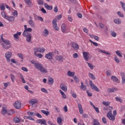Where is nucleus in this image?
Returning <instances> with one entry per match:
<instances>
[{
	"mask_svg": "<svg viewBox=\"0 0 125 125\" xmlns=\"http://www.w3.org/2000/svg\"><path fill=\"white\" fill-rule=\"evenodd\" d=\"M18 56L21 59H22L21 61V62H23V54L21 53L18 54Z\"/></svg>",
	"mask_w": 125,
	"mask_h": 125,
	"instance_id": "56",
	"label": "nucleus"
},
{
	"mask_svg": "<svg viewBox=\"0 0 125 125\" xmlns=\"http://www.w3.org/2000/svg\"><path fill=\"white\" fill-rule=\"evenodd\" d=\"M116 54L119 57H123V55H122V52L120 50H117L115 52Z\"/></svg>",
	"mask_w": 125,
	"mask_h": 125,
	"instance_id": "43",
	"label": "nucleus"
},
{
	"mask_svg": "<svg viewBox=\"0 0 125 125\" xmlns=\"http://www.w3.org/2000/svg\"><path fill=\"white\" fill-rule=\"evenodd\" d=\"M59 92L62 95V98H63V99H66V98H67V96H66V94H65V93H64L63 91H62V90H59Z\"/></svg>",
	"mask_w": 125,
	"mask_h": 125,
	"instance_id": "28",
	"label": "nucleus"
},
{
	"mask_svg": "<svg viewBox=\"0 0 125 125\" xmlns=\"http://www.w3.org/2000/svg\"><path fill=\"white\" fill-rule=\"evenodd\" d=\"M1 15L3 18H4V19H6V18L7 17V15H6V14L5 12H1Z\"/></svg>",
	"mask_w": 125,
	"mask_h": 125,
	"instance_id": "45",
	"label": "nucleus"
},
{
	"mask_svg": "<svg viewBox=\"0 0 125 125\" xmlns=\"http://www.w3.org/2000/svg\"><path fill=\"white\" fill-rule=\"evenodd\" d=\"M25 3L28 5V7H32L33 6V3L31 1V0H24Z\"/></svg>",
	"mask_w": 125,
	"mask_h": 125,
	"instance_id": "22",
	"label": "nucleus"
},
{
	"mask_svg": "<svg viewBox=\"0 0 125 125\" xmlns=\"http://www.w3.org/2000/svg\"><path fill=\"white\" fill-rule=\"evenodd\" d=\"M12 14L14 17H17V16H18V12L15 10H14V12H12Z\"/></svg>",
	"mask_w": 125,
	"mask_h": 125,
	"instance_id": "49",
	"label": "nucleus"
},
{
	"mask_svg": "<svg viewBox=\"0 0 125 125\" xmlns=\"http://www.w3.org/2000/svg\"><path fill=\"white\" fill-rule=\"evenodd\" d=\"M29 103L32 107H36V105L39 103V102L36 99H32L29 101Z\"/></svg>",
	"mask_w": 125,
	"mask_h": 125,
	"instance_id": "7",
	"label": "nucleus"
},
{
	"mask_svg": "<svg viewBox=\"0 0 125 125\" xmlns=\"http://www.w3.org/2000/svg\"><path fill=\"white\" fill-rule=\"evenodd\" d=\"M44 7L46 8V9H48V10H52V8H53V7L52 6L49 5L47 4V3L44 4Z\"/></svg>",
	"mask_w": 125,
	"mask_h": 125,
	"instance_id": "32",
	"label": "nucleus"
},
{
	"mask_svg": "<svg viewBox=\"0 0 125 125\" xmlns=\"http://www.w3.org/2000/svg\"><path fill=\"white\" fill-rule=\"evenodd\" d=\"M14 113H15V112L12 109L7 110V114L9 116H11V115H13Z\"/></svg>",
	"mask_w": 125,
	"mask_h": 125,
	"instance_id": "36",
	"label": "nucleus"
},
{
	"mask_svg": "<svg viewBox=\"0 0 125 125\" xmlns=\"http://www.w3.org/2000/svg\"><path fill=\"white\" fill-rule=\"evenodd\" d=\"M2 42L4 43L1 42V45L3 47V48H5V49H8L10 48V42H9V41L5 39Z\"/></svg>",
	"mask_w": 125,
	"mask_h": 125,
	"instance_id": "2",
	"label": "nucleus"
},
{
	"mask_svg": "<svg viewBox=\"0 0 125 125\" xmlns=\"http://www.w3.org/2000/svg\"><path fill=\"white\" fill-rule=\"evenodd\" d=\"M120 75L121 76L122 78H125V72H121L120 73Z\"/></svg>",
	"mask_w": 125,
	"mask_h": 125,
	"instance_id": "62",
	"label": "nucleus"
},
{
	"mask_svg": "<svg viewBox=\"0 0 125 125\" xmlns=\"http://www.w3.org/2000/svg\"><path fill=\"white\" fill-rule=\"evenodd\" d=\"M78 107L79 109V113L81 114H83V106H82V104H78Z\"/></svg>",
	"mask_w": 125,
	"mask_h": 125,
	"instance_id": "20",
	"label": "nucleus"
},
{
	"mask_svg": "<svg viewBox=\"0 0 125 125\" xmlns=\"http://www.w3.org/2000/svg\"><path fill=\"white\" fill-rule=\"evenodd\" d=\"M114 23L115 24H117L118 25H120V24H122V21L120 19H116L114 20Z\"/></svg>",
	"mask_w": 125,
	"mask_h": 125,
	"instance_id": "35",
	"label": "nucleus"
},
{
	"mask_svg": "<svg viewBox=\"0 0 125 125\" xmlns=\"http://www.w3.org/2000/svg\"><path fill=\"white\" fill-rule=\"evenodd\" d=\"M48 34H49V31H48L47 29H45L42 33V35L43 37H47V36H48Z\"/></svg>",
	"mask_w": 125,
	"mask_h": 125,
	"instance_id": "21",
	"label": "nucleus"
},
{
	"mask_svg": "<svg viewBox=\"0 0 125 125\" xmlns=\"http://www.w3.org/2000/svg\"><path fill=\"white\" fill-rule=\"evenodd\" d=\"M10 78H11V80L12 83H15V79H16L15 76H14L13 74H11L10 75Z\"/></svg>",
	"mask_w": 125,
	"mask_h": 125,
	"instance_id": "48",
	"label": "nucleus"
},
{
	"mask_svg": "<svg viewBox=\"0 0 125 125\" xmlns=\"http://www.w3.org/2000/svg\"><path fill=\"white\" fill-rule=\"evenodd\" d=\"M37 2L39 5L43 4V0H37Z\"/></svg>",
	"mask_w": 125,
	"mask_h": 125,
	"instance_id": "55",
	"label": "nucleus"
},
{
	"mask_svg": "<svg viewBox=\"0 0 125 125\" xmlns=\"http://www.w3.org/2000/svg\"><path fill=\"white\" fill-rule=\"evenodd\" d=\"M21 34H22L21 32H17L16 33H15L13 35L14 40L15 41H17L18 40H19V37L21 36Z\"/></svg>",
	"mask_w": 125,
	"mask_h": 125,
	"instance_id": "12",
	"label": "nucleus"
},
{
	"mask_svg": "<svg viewBox=\"0 0 125 125\" xmlns=\"http://www.w3.org/2000/svg\"><path fill=\"white\" fill-rule=\"evenodd\" d=\"M93 125H100L99 122L97 120V119H94V124Z\"/></svg>",
	"mask_w": 125,
	"mask_h": 125,
	"instance_id": "57",
	"label": "nucleus"
},
{
	"mask_svg": "<svg viewBox=\"0 0 125 125\" xmlns=\"http://www.w3.org/2000/svg\"><path fill=\"white\" fill-rule=\"evenodd\" d=\"M111 80L112 81H113V82H115V83H120V80H119V79H118L117 77L115 76H112L111 77Z\"/></svg>",
	"mask_w": 125,
	"mask_h": 125,
	"instance_id": "25",
	"label": "nucleus"
},
{
	"mask_svg": "<svg viewBox=\"0 0 125 125\" xmlns=\"http://www.w3.org/2000/svg\"><path fill=\"white\" fill-rule=\"evenodd\" d=\"M41 112H42V113L44 114V115H46V116H49V115L50 114L49 111H45L44 110H42Z\"/></svg>",
	"mask_w": 125,
	"mask_h": 125,
	"instance_id": "47",
	"label": "nucleus"
},
{
	"mask_svg": "<svg viewBox=\"0 0 125 125\" xmlns=\"http://www.w3.org/2000/svg\"><path fill=\"white\" fill-rule=\"evenodd\" d=\"M88 76H89V78H91L92 80H95V77H94V75H93V74L89 73Z\"/></svg>",
	"mask_w": 125,
	"mask_h": 125,
	"instance_id": "50",
	"label": "nucleus"
},
{
	"mask_svg": "<svg viewBox=\"0 0 125 125\" xmlns=\"http://www.w3.org/2000/svg\"><path fill=\"white\" fill-rule=\"evenodd\" d=\"M87 64H88V67H90L91 70H93V68H94V67L93 66V64H92V63L90 62H87Z\"/></svg>",
	"mask_w": 125,
	"mask_h": 125,
	"instance_id": "51",
	"label": "nucleus"
},
{
	"mask_svg": "<svg viewBox=\"0 0 125 125\" xmlns=\"http://www.w3.org/2000/svg\"><path fill=\"white\" fill-rule=\"evenodd\" d=\"M111 36H112V37H113L114 38H116V37H117V33L115 32H112L111 33Z\"/></svg>",
	"mask_w": 125,
	"mask_h": 125,
	"instance_id": "61",
	"label": "nucleus"
},
{
	"mask_svg": "<svg viewBox=\"0 0 125 125\" xmlns=\"http://www.w3.org/2000/svg\"><path fill=\"white\" fill-rule=\"evenodd\" d=\"M75 72L73 71H68L67 72V75L68 77H74L75 76Z\"/></svg>",
	"mask_w": 125,
	"mask_h": 125,
	"instance_id": "33",
	"label": "nucleus"
},
{
	"mask_svg": "<svg viewBox=\"0 0 125 125\" xmlns=\"http://www.w3.org/2000/svg\"><path fill=\"white\" fill-rule=\"evenodd\" d=\"M34 54L35 55V56H36V57H38V58H42L43 55H42V54L39 53V54H37V53L38 52H34Z\"/></svg>",
	"mask_w": 125,
	"mask_h": 125,
	"instance_id": "30",
	"label": "nucleus"
},
{
	"mask_svg": "<svg viewBox=\"0 0 125 125\" xmlns=\"http://www.w3.org/2000/svg\"><path fill=\"white\" fill-rule=\"evenodd\" d=\"M22 121V120L20 119L18 117H15L13 119V123L15 124H19Z\"/></svg>",
	"mask_w": 125,
	"mask_h": 125,
	"instance_id": "14",
	"label": "nucleus"
},
{
	"mask_svg": "<svg viewBox=\"0 0 125 125\" xmlns=\"http://www.w3.org/2000/svg\"><path fill=\"white\" fill-rule=\"evenodd\" d=\"M6 20H7L8 21H9V22H13L14 21V20H15V18L13 16H7V17H6V18L5 19Z\"/></svg>",
	"mask_w": 125,
	"mask_h": 125,
	"instance_id": "17",
	"label": "nucleus"
},
{
	"mask_svg": "<svg viewBox=\"0 0 125 125\" xmlns=\"http://www.w3.org/2000/svg\"><path fill=\"white\" fill-rule=\"evenodd\" d=\"M1 113L3 116H5V115H6L7 114V109H6L5 107H3L2 111H1Z\"/></svg>",
	"mask_w": 125,
	"mask_h": 125,
	"instance_id": "31",
	"label": "nucleus"
},
{
	"mask_svg": "<svg viewBox=\"0 0 125 125\" xmlns=\"http://www.w3.org/2000/svg\"><path fill=\"white\" fill-rule=\"evenodd\" d=\"M96 50L98 51V52H101V53H104V54H106L107 55H110V53L106 52L105 51H103L99 48H97Z\"/></svg>",
	"mask_w": 125,
	"mask_h": 125,
	"instance_id": "23",
	"label": "nucleus"
},
{
	"mask_svg": "<svg viewBox=\"0 0 125 125\" xmlns=\"http://www.w3.org/2000/svg\"><path fill=\"white\" fill-rule=\"evenodd\" d=\"M41 91L42 92H44V93H48L47 90L45 89V88H41Z\"/></svg>",
	"mask_w": 125,
	"mask_h": 125,
	"instance_id": "60",
	"label": "nucleus"
},
{
	"mask_svg": "<svg viewBox=\"0 0 125 125\" xmlns=\"http://www.w3.org/2000/svg\"><path fill=\"white\" fill-rule=\"evenodd\" d=\"M117 14L119 17H121V18L124 17V14H123V13H122L121 11L117 12Z\"/></svg>",
	"mask_w": 125,
	"mask_h": 125,
	"instance_id": "52",
	"label": "nucleus"
},
{
	"mask_svg": "<svg viewBox=\"0 0 125 125\" xmlns=\"http://www.w3.org/2000/svg\"><path fill=\"white\" fill-rule=\"evenodd\" d=\"M52 54H53V53L49 52L45 56V57L49 60H51V59H52Z\"/></svg>",
	"mask_w": 125,
	"mask_h": 125,
	"instance_id": "16",
	"label": "nucleus"
},
{
	"mask_svg": "<svg viewBox=\"0 0 125 125\" xmlns=\"http://www.w3.org/2000/svg\"><path fill=\"white\" fill-rule=\"evenodd\" d=\"M61 31L63 34H68L70 33V29L64 24L62 25Z\"/></svg>",
	"mask_w": 125,
	"mask_h": 125,
	"instance_id": "5",
	"label": "nucleus"
},
{
	"mask_svg": "<svg viewBox=\"0 0 125 125\" xmlns=\"http://www.w3.org/2000/svg\"><path fill=\"white\" fill-rule=\"evenodd\" d=\"M28 24L30 25V27H32V28H35V22L33 21V20H29L28 21Z\"/></svg>",
	"mask_w": 125,
	"mask_h": 125,
	"instance_id": "29",
	"label": "nucleus"
},
{
	"mask_svg": "<svg viewBox=\"0 0 125 125\" xmlns=\"http://www.w3.org/2000/svg\"><path fill=\"white\" fill-rule=\"evenodd\" d=\"M83 57L85 61H88L89 59V52H83Z\"/></svg>",
	"mask_w": 125,
	"mask_h": 125,
	"instance_id": "10",
	"label": "nucleus"
},
{
	"mask_svg": "<svg viewBox=\"0 0 125 125\" xmlns=\"http://www.w3.org/2000/svg\"><path fill=\"white\" fill-rule=\"evenodd\" d=\"M118 90V88H108L107 89V91L108 92H115V91H117Z\"/></svg>",
	"mask_w": 125,
	"mask_h": 125,
	"instance_id": "37",
	"label": "nucleus"
},
{
	"mask_svg": "<svg viewBox=\"0 0 125 125\" xmlns=\"http://www.w3.org/2000/svg\"><path fill=\"white\" fill-rule=\"evenodd\" d=\"M120 4L122 7L123 10L125 12V3L123 2V1H121Z\"/></svg>",
	"mask_w": 125,
	"mask_h": 125,
	"instance_id": "42",
	"label": "nucleus"
},
{
	"mask_svg": "<svg viewBox=\"0 0 125 125\" xmlns=\"http://www.w3.org/2000/svg\"><path fill=\"white\" fill-rule=\"evenodd\" d=\"M62 18V15H59L56 17V19L52 21L53 27L55 31H59V27L57 25V20H60Z\"/></svg>",
	"mask_w": 125,
	"mask_h": 125,
	"instance_id": "1",
	"label": "nucleus"
},
{
	"mask_svg": "<svg viewBox=\"0 0 125 125\" xmlns=\"http://www.w3.org/2000/svg\"><path fill=\"white\" fill-rule=\"evenodd\" d=\"M12 56V53L11 52L7 51L5 54V57L8 62H10V58Z\"/></svg>",
	"mask_w": 125,
	"mask_h": 125,
	"instance_id": "8",
	"label": "nucleus"
},
{
	"mask_svg": "<svg viewBox=\"0 0 125 125\" xmlns=\"http://www.w3.org/2000/svg\"><path fill=\"white\" fill-rule=\"evenodd\" d=\"M55 59L57 60V61H62L63 57L61 55L57 56L55 57Z\"/></svg>",
	"mask_w": 125,
	"mask_h": 125,
	"instance_id": "34",
	"label": "nucleus"
},
{
	"mask_svg": "<svg viewBox=\"0 0 125 125\" xmlns=\"http://www.w3.org/2000/svg\"><path fill=\"white\" fill-rule=\"evenodd\" d=\"M20 76L22 83H26V81H25V79H24V77H23V75L21 74H20Z\"/></svg>",
	"mask_w": 125,
	"mask_h": 125,
	"instance_id": "44",
	"label": "nucleus"
},
{
	"mask_svg": "<svg viewBox=\"0 0 125 125\" xmlns=\"http://www.w3.org/2000/svg\"><path fill=\"white\" fill-rule=\"evenodd\" d=\"M14 106L16 109H20L21 108V102L18 101L14 103Z\"/></svg>",
	"mask_w": 125,
	"mask_h": 125,
	"instance_id": "11",
	"label": "nucleus"
},
{
	"mask_svg": "<svg viewBox=\"0 0 125 125\" xmlns=\"http://www.w3.org/2000/svg\"><path fill=\"white\" fill-rule=\"evenodd\" d=\"M27 115L28 116H31V117H34V116H36V114L34 113L33 112H30V111L27 112Z\"/></svg>",
	"mask_w": 125,
	"mask_h": 125,
	"instance_id": "53",
	"label": "nucleus"
},
{
	"mask_svg": "<svg viewBox=\"0 0 125 125\" xmlns=\"http://www.w3.org/2000/svg\"><path fill=\"white\" fill-rule=\"evenodd\" d=\"M26 35H23V37H26V42H31L32 41V34H26Z\"/></svg>",
	"mask_w": 125,
	"mask_h": 125,
	"instance_id": "13",
	"label": "nucleus"
},
{
	"mask_svg": "<svg viewBox=\"0 0 125 125\" xmlns=\"http://www.w3.org/2000/svg\"><path fill=\"white\" fill-rule=\"evenodd\" d=\"M102 121L104 124H106V123H107L106 120V118H105V117H103Z\"/></svg>",
	"mask_w": 125,
	"mask_h": 125,
	"instance_id": "64",
	"label": "nucleus"
},
{
	"mask_svg": "<svg viewBox=\"0 0 125 125\" xmlns=\"http://www.w3.org/2000/svg\"><path fill=\"white\" fill-rule=\"evenodd\" d=\"M72 46L75 50H78V49H79V45L77 43H72Z\"/></svg>",
	"mask_w": 125,
	"mask_h": 125,
	"instance_id": "26",
	"label": "nucleus"
},
{
	"mask_svg": "<svg viewBox=\"0 0 125 125\" xmlns=\"http://www.w3.org/2000/svg\"><path fill=\"white\" fill-rule=\"evenodd\" d=\"M0 9H1V10H3V11L5 10V4H3V3H0Z\"/></svg>",
	"mask_w": 125,
	"mask_h": 125,
	"instance_id": "39",
	"label": "nucleus"
},
{
	"mask_svg": "<svg viewBox=\"0 0 125 125\" xmlns=\"http://www.w3.org/2000/svg\"><path fill=\"white\" fill-rule=\"evenodd\" d=\"M42 66H43L42 64L39 62H36V63H35V68H36V69H37L39 71L42 69Z\"/></svg>",
	"mask_w": 125,
	"mask_h": 125,
	"instance_id": "15",
	"label": "nucleus"
},
{
	"mask_svg": "<svg viewBox=\"0 0 125 125\" xmlns=\"http://www.w3.org/2000/svg\"><path fill=\"white\" fill-rule=\"evenodd\" d=\"M93 108L94 110H95L96 112H97V113H100V111H99V108L98 107L94 106Z\"/></svg>",
	"mask_w": 125,
	"mask_h": 125,
	"instance_id": "63",
	"label": "nucleus"
},
{
	"mask_svg": "<svg viewBox=\"0 0 125 125\" xmlns=\"http://www.w3.org/2000/svg\"><path fill=\"white\" fill-rule=\"evenodd\" d=\"M40 72L42 73L43 74H47L48 72L47 69L43 67V66L41 68V69L39 70Z\"/></svg>",
	"mask_w": 125,
	"mask_h": 125,
	"instance_id": "27",
	"label": "nucleus"
},
{
	"mask_svg": "<svg viewBox=\"0 0 125 125\" xmlns=\"http://www.w3.org/2000/svg\"><path fill=\"white\" fill-rule=\"evenodd\" d=\"M73 79L76 83H79V78L76 76L73 77Z\"/></svg>",
	"mask_w": 125,
	"mask_h": 125,
	"instance_id": "59",
	"label": "nucleus"
},
{
	"mask_svg": "<svg viewBox=\"0 0 125 125\" xmlns=\"http://www.w3.org/2000/svg\"><path fill=\"white\" fill-rule=\"evenodd\" d=\"M81 89H82V90H86V86H85V85H83V82H81Z\"/></svg>",
	"mask_w": 125,
	"mask_h": 125,
	"instance_id": "46",
	"label": "nucleus"
},
{
	"mask_svg": "<svg viewBox=\"0 0 125 125\" xmlns=\"http://www.w3.org/2000/svg\"><path fill=\"white\" fill-rule=\"evenodd\" d=\"M114 60H115V62H116V63H117V64H119V63H120V60L119 59V58H118V57L115 56Z\"/></svg>",
	"mask_w": 125,
	"mask_h": 125,
	"instance_id": "58",
	"label": "nucleus"
},
{
	"mask_svg": "<svg viewBox=\"0 0 125 125\" xmlns=\"http://www.w3.org/2000/svg\"><path fill=\"white\" fill-rule=\"evenodd\" d=\"M24 30L23 32L22 35H26L29 34H31L30 33L32 32L33 29L31 28H27V25H24Z\"/></svg>",
	"mask_w": 125,
	"mask_h": 125,
	"instance_id": "4",
	"label": "nucleus"
},
{
	"mask_svg": "<svg viewBox=\"0 0 125 125\" xmlns=\"http://www.w3.org/2000/svg\"><path fill=\"white\" fill-rule=\"evenodd\" d=\"M34 52H40V53H44L45 52V48L44 47H36L33 49Z\"/></svg>",
	"mask_w": 125,
	"mask_h": 125,
	"instance_id": "3",
	"label": "nucleus"
},
{
	"mask_svg": "<svg viewBox=\"0 0 125 125\" xmlns=\"http://www.w3.org/2000/svg\"><path fill=\"white\" fill-rule=\"evenodd\" d=\"M89 84L92 89H93V90H95V91H97V92H99V88H98V87H97V86L95 85V84L92 83V81H89Z\"/></svg>",
	"mask_w": 125,
	"mask_h": 125,
	"instance_id": "6",
	"label": "nucleus"
},
{
	"mask_svg": "<svg viewBox=\"0 0 125 125\" xmlns=\"http://www.w3.org/2000/svg\"><path fill=\"white\" fill-rule=\"evenodd\" d=\"M104 106V111H108V110H109V111H112L113 110V107L111 106Z\"/></svg>",
	"mask_w": 125,
	"mask_h": 125,
	"instance_id": "38",
	"label": "nucleus"
},
{
	"mask_svg": "<svg viewBox=\"0 0 125 125\" xmlns=\"http://www.w3.org/2000/svg\"><path fill=\"white\" fill-rule=\"evenodd\" d=\"M107 117L108 118L109 120H110V121H114L115 120V116H114L112 114V110L109 111L107 113Z\"/></svg>",
	"mask_w": 125,
	"mask_h": 125,
	"instance_id": "9",
	"label": "nucleus"
},
{
	"mask_svg": "<svg viewBox=\"0 0 125 125\" xmlns=\"http://www.w3.org/2000/svg\"><path fill=\"white\" fill-rule=\"evenodd\" d=\"M48 84L52 85L53 84V83H54V80L51 77H49L48 78Z\"/></svg>",
	"mask_w": 125,
	"mask_h": 125,
	"instance_id": "24",
	"label": "nucleus"
},
{
	"mask_svg": "<svg viewBox=\"0 0 125 125\" xmlns=\"http://www.w3.org/2000/svg\"><path fill=\"white\" fill-rule=\"evenodd\" d=\"M36 122L38 123V124H40L41 125H46V122L45 120L43 119H39Z\"/></svg>",
	"mask_w": 125,
	"mask_h": 125,
	"instance_id": "19",
	"label": "nucleus"
},
{
	"mask_svg": "<svg viewBox=\"0 0 125 125\" xmlns=\"http://www.w3.org/2000/svg\"><path fill=\"white\" fill-rule=\"evenodd\" d=\"M115 100L117 102H120V103H123V100L120 97H116L115 98Z\"/></svg>",
	"mask_w": 125,
	"mask_h": 125,
	"instance_id": "40",
	"label": "nucleus"
},
{
	"mask_svg": "<svg viewBox=\"0 0 125 125\" xmlns=\"http://www.w3.org/2000/svg\"><path fill=\"white\" fill-rule=\"evenodd\" d=\"M57 122L59 124V125H61V124L62 123V118H61V117H58Z\"/></svg>",
	"mask_w": 125,
	"mask_h": 125,
	"instance_id": "54",
	"label": "nucleus"
},
{
	"mask_svg": "<svg viewBox=\"0 0 125 125\" xmlns=\"http://www.w3.org/2000/svg\"><path fill=\"white\" fill-rule=\"evenodd\" d=\"M102 104L103 105H104V106H105V107H108V106L110 105V102L103 101L102 102Z\"/></svg>",
	"mask_w": 125,
	"mask_h": 125,
	"instance_id": "41",
	"label": "nucleus"
},
{
	"mask_svg": "<svg viewBox=\"0 0 125 125\" xmlns=\"http://www.w3.org/2000/svg\"><path fill=\"white\" fill-rule=\"evenodd\" d=\"M60 87L61 89L63 90V91H64L65 92H66V91H67V86H66V85H65L64 84H61Z\"/></svg>",
	"mask_w": 125,
	"mask_h": 125,
	"instance_id": "18",
	"label": "nucleus"
}]
</instances>
